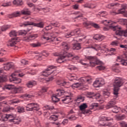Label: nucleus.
Masks as SVG:
<instances>
[{"label": "nucleus", "mask_w": 127, "mask_h": 127, "mask_svg": "<svg viewBox=\"0 0 127 127\" xmlns=\"http://www.w3.org/2000/svg\"><path fill=\"white\" fill-rule=\"evenodd\" d=\"M101 23L104 24L106 26H108L111 29H113L114 31H115L116 35H122V34H124L125 36L127 35V30L124 32L125 33L122 32V28L119 26H114V24L116 23L112 21L103 20L102 21Z\"/></svg>", "instance_id": "obj_1"}, {"label": "nucleus", "mask_w": 127, "mask_h": 127, "mask_svg": "<svg viewBox=\"0 0 127 127\" xmlns=\"http://www.w3.org/2000/svg\"><path fill=\"white\" fill-rule=\"evenodd\" d=\"M42 34L43 38L46 40H48L49 42L60 41V38H56V36L58 35V32H57L47 33L43 31Z\"/></svg>", "instance_id": "obj_2"}, {"label": "nucleus", "mask_w": 127, "mask_h": 127, "mask_svg": "<svg viewBox=\"0 0 127 127\" xmlns=\"http://www.w3.org/2000/svg\"><path fill=\"white\" fill-rule=\"evenodd\" d=\"M52 100L53 102H54L55 103H57V102L61 101L64 103V104H68V103L71 102V95H67L65 97H61L59 98L58 96L54 94L52 97Z\"/></svg>", "instance_id": "obj_3"}, {"label": "nucleus", "mask_w": 127, "mask_h": 127, "mask_svg": "<svg viewBox=\"0 0 127 127\" xmlns=\"http://www.w3.org/2000/svg\"><path fill=\"white\" fill-rule=\"evenodd\" d=\"M124 82H123V79L120 77H116L115 79L114 86V94L115 96H118V93L119 90H120V87L123 86Z\"/></svg>", "instance_id": "obj_4"}, {"label": "nucleus", "mask_w": 127, "mask_h": 127, "mask_svg": "<svg viewBox=\"0 0 127 127\" xmlns=\"http://www.w3.org/2000/svg\"><path fill=\"white\" fill-rule=\"evenodd\" d=\"M23 74H20L18 71H15L13 73H12L10 76L9 77V81L10 82H12L14 84H19L21 83V79L20 78H17L16 77L17 76H19L20 77H22L23 76Z\"/></svg>", "instance_id": "obj_5"}, {"label": "nucleus", "mask_w": 127, "mask_h": 127, "mask_svg": "<svg viewBox=\"0 0 127 127\" xmlns=\"http://www.w3.org/2000/svg\"><path fill=\"white\" fill-rule=\"evenodd\" d=\"M117 104V101L116 99H112L106 106V109H111L113 108L112 112L115 114H117L120 111H121V108L115 106V105Z\"/></svg>", "instance_id": "obj_6"}, {"label": "nucleus", "mask_w": 127, "mask_h": 127, "mask_svg": "<svg viewBox=\"0 0 127 127\" xmlns=\"http://www.w3.org/2000/svg\"><path fill=\"white\" fill-rule=\"evenodd\" d=\"M55 68H56V66L54 65H50L48 66V68L46 69L44 71H43L42 75L39 77V79H40L42 78V80H43L42 76L47 77L48 76H49V75H51V74L54 73V71H52V70H53V69H55Z\"/></svg>", "instance_id": "obj_7"}, {"label": "nucleus", "mask_w": 127, "mask_h": 127, "mask_svg": "<svg viewBox=\"0 0 127 127\" xmlns=\"http://www.w3.org/2000/svg\"><path fill=\"white\" fill-rule=\"evenodd\" d=\"M62 53L63 54L59 56L58 59L57 60L58 63H63L65 58H70V57L74 56L73 54L67 53L66 51L63 52Z\"/></svg>", "instance_id": "obj_8"}, {"label": "nucleus", "mask_w": 127, "mask_h": 127, "mask_svg": "<svg viewBox=\"0 0 127 127\" xmlns=\"http://www.w3.org/2000/svg\"><path fill=\"white\" fill-rule=\"evenodd\" d=\"M87 59L90 61V64L91 67H95L96 65H99L101 63V61L96 57L88 56Z\"/></svg>", "instance_id": "obj_9"}, {"label": "nucleus", "mask_w": 127, "mask_h": 127, "mask_svg": "<svg viewBox=\"0 0 127 127\" xmlns=\"http://www.w3.org/2000/svg\"><path fill=\"white\" fill-rule=\"evenodd\" d=\"M26 111H38L39 110V106L37 103H30L26 106Z\"/></svg>", "instance_id": "obj_10"}, {"label": "nucleus", "mask_w": 127, "mask_h": 127, "mask_svg": "<svg viewBox=\"0 0 127 127\" xmlns=\"http://www.w3.org/2000/svg\"><path fill=\"white\" fill-rule=\"evenodd\" d=\"M23 25L24 26H27V25H33L34 26H36V27H40V28H43V27H44V23L43 22L36 23L32 22L26 21L23 23Z\"/></svg>", "instance_id": "obj_11"}, {"label": "nucleus", "mask_w": 127, "mask_h": 127, "mask_svg": "<svg viewBox=\"0 0 127 127\" xmlns=\"http://www.w3.org/2000/svg\"><path fill=\"white\" fill-rule=\"evenodd\" d=\"M16 117V114H14L13 113L2 115V114L0 113V121H2L3 122H6L8 119H11V118H15Z\"/></svg>", "instance_id": "obj_12"}, {"label": "nucleus", "mask_w": 127, "mask_h": 127, "mask_svg": "<svg viewBox=\"0 0 127 127\" xmlns=\"http://www.w3.org/2000/svg\"><path fill=\"white\" fill-rule=\"evenodd\" d=\"M87 108H88V106H87V104L86 103H83L79 106L80 111H82V114L84 115H90L92 113V111L90 110H85Z\"/></svg>", "instance_id": "obj_13"}, {"label": "nucleus", "mask_w": 127, "mask_h": 127, "mask_svg": "<svg viewBox=\"0 0 127 127\" xmlns=\"http://www.w3.org/2000/svg\"><path fill=\"white\" fill-rule=\"evenodd\" d=\"M74 35H78V36H81V35H82L81 31L79 29H76L74 31H72L70 32L67 33L65 34V37L66 38H69V37H71V36H73Z\"/></svg>", "instance_id": "obj_14"}, {"label": "nucleus", "mask_w": 127, "mask_h": 127, "mask_svg": "<svg viewBox=\"0 0 127 127\" xmlns=\"http://www.w3.org/2000/svg\"><path fill=\"white\" fill-rule=\"evenodd\" d=\"M105 84V81L103 78H98L94 81L93 86L95 88H99Z\"/></svg>", "instance_id": "obj_15"}, {"label": "nucleus", "mask_w": 127, "mask_h": 127, "mask_svg": "<svg viewBox=\"0 0 127 127\" xmlns=\"http://www.w3.org/2000/svg\"><path fill=\"white\" fill-rule=\"evenodd\" d=\"M14 118H16V116L15 117H12L10 119H8L7 120H8L10 123H13L15 125H18L21 122L20 119H14Z\"/></svg>", "instance_id": "obj_16"}, {"label": "nucleus", "mask_w": 127, "mask_h": 127, "mask_svg": "<svg viewBox=\"0 0 127 127\" xmlns=\"http://www.w3.org/2000/svg\"><path fill=\"white\" fill-rule=\"evenodd\" d=\"M14 64L12 63H8L4 66V70L8 71L11 68H13Z\"/></svg>", "instance_id": "obj_17"}, {"label": "nucleus", "mask_w": 127, "mask_h": 127, "mask_svg": "<svg viewBox=\"0 0 127 127\" xmlns=\"http://www.w3.org/2000/svg\"><path fill=\"white\" fill-rule=\"evenodd\" d=\"M18 42V40L16 38H12L11 40L8 42V46H14L16 43Z\"/></svg>", "instance_id": "obj_18"}, {"label": "nucleus", "mask_w": 127, "mask_h": 127, "mask_svg": "<svg viewBox=\"0 0 127 127\" xmlns=\"http://www.w3.org/2000/svg\"><path fill=\"white\" fill-rule=\"evenodd\" d=\"M88 48H92V49L98 51L99 50H100L101 46L99 45H97L96 44H92L90 46H89Z\"/></svg>", "instance_id": "obj_19"}, {"label": "nucleus", "mask_w": 127, "mask_h": 127, "mask_svg": "<svg viewBox=\"0 0 127 127\" xmlns=\"http://www.w3.org/2000/svg\"><path fill=\"white\" fill-rule=\"evenodd\" d=\"M122 8L119 10L118 13H123L125 16V13H126V12H127V11L125 10V9H127V4H123L122 5Z\"/></svg>", "instance_id": "obj_20"}, {"label": "nucleus", "mask_w": 127, "mask_h": 127, "mask_svg": "<svg viewBox=\"0 0 127 127\" xmlns=\"http://www.w3.org/2000/svg\"><path fill=\"white\" fill-rule=\"evenodd\" d=\"M87 95H88L87 97L88 98H93V97H94L96 99H99L101 97V95H100V94L96 95L95 93L91 92H87Z\"/></svg>", "instance_id": "obj_21"}, {"label": "nucleus", "mask_w": 127, "mask_h": 127, "mask_svg": "<svg viewBox=\"0 0 127 127\" xmlns=\"http://www.w3.org/2000/svg\"><path fill=\"white\" fill-rule=\"evenodd\" d=\"M37 84L36 81L34 80H31L28 82V83L26 84V86L28 87V88H32V87H34V86H35V85Z\"/></svg>", "instance_id": "obj_22"}, {"label": "nucleus", "mask_w": 127, "mask_h": 127, "mask_svg": "<svg viewBox=\"0 0 127 127\" xmlns=\"http://www.w3.org/2000/svg\"><path fill=\"white\" fill-rule=\"evenodd\" d=\"M117 61L118 62H121L122 65H123L124 66H126V65H127V60H124L122 59V58H121L120 57H118Z\"/></svg>", "instance_id": "obj_23"}, {"label": "nucleus", "mask_w": 127, "mask_h": 127, "mask_svg": "<svg viewBox=\"0 0 127 127\" xmlns=\"http://www.w3.org/2000/svg\"><path fill=\"white\" fill-rule=\"evenodd\" d=\"M93 38L95 40H98V41H102V40L104 39V36L102 35L96 34L93 37Z\"/></svg>", "instance_id": "obj_24"}, {"label": "nucleus", "mask_w": 127, "mask_h": 127, "mask_svg": "<svg viewBox=\"0 0 127 127\" xmlns=\"http://www.w3.org/2000/svg\"><path fill=\"white\" fill-rule=\"evenodd\" d=\"M59 118V116L53 115H51L49 117V121H51L53 122H56V121H58Z\"/></svg>", "instance_id": "obj_25"}, {"label": "nucleus", "mask_w": 127, "mask_h": 127, "mask_svg": "<svg viewBox=\"0 0 127 127\" xmlns=\"http://www.w3.org/2000/svg\"><path fill=\"white\" fill-rule=\"evenodd\" d=\"M38 35L37 34H33L30 35L29 37H26L25 40L26 41H29L31 39H35L37 37H38Z\"/></svg>", "instance_id": "obj_26"}, {"label": "nucleus", "mask_w": 127, "mask_h": 127, "mask_svg": "<svg viewBox=\"0 0 127 127\" xmlns=\"http://www.w3.org/2000/svg\"><path fill=\"white\" fill-rule=\"evenodd\" d=\"M22 90L23 88L21 87H14L13 89V93L14 94H17V93H21L22 92Z\"/></svg>", "instance_id": "obj_27"}, {"label": "nucleus", "mask_w": 127, "mask_h": 127, "mask_svg": "<svg viewBox=\"0 0 127 127\" xmlns=\"http://www.w3.org/2000/svg\"><path fill=\"white\" fill-rule=\"evenodd\" d=\"M46 91H47V88L46 87H43L42 88V90L40 92H39L38 94V95L37 96V97H40V98H42L43 96V93H45Z\"/></svg>", "instance_id": "obj_28"}, {"label": "nucleus", "mask_w": 127, "mask_h": 127, "mask_svg": "<svg viewBox=\"0 0 127 127\" xmlns=\"http://www.w3.org/2000/svg\"><path fill=\"white\" fill-rule=\"evenodd\" d=\"M84 100L85 99L84 98V97L82 96H78L75 100V102H76L77 104H80V103L84 102Z\"/></svg>", "instance_id": "obj_29"}, {"label": "nucleus", "mask_w": 127, "mask_h": 127, "mask_svg": "<svg viewBox=\"0 0 127 127\" xmlns=\"http://www.w3.org/2000/svg\"><path fill=\"white\" fill-rule=\"evenodd\" d=\"M62 47L65 51L69 50V48H70L69 45L66 42H64L62 44Z\"/></svg>", "instance_id": "obj_30"}, {"label": "nucleus", "mask_w": 127, "mask_h": 127, "mask_svg": "<svg viewBox=\"0 0 127 127\" xmlns=\"http://www.w3.org/2000/svg\"><path fill=\"white\" fill-rule=\"evenodd\" d=\"M13 3L15 5H22L23 4V2H22V0H14Z\"/></svg>", "instance_id": "obj_31"}, {"label": "nucleus", "mask_w": 127, "mask_h": 127, "mask_svg": "<svg viewBox=\"0 0 127 127\" xmlns=\"http://www.w3.org/2000/svg\"><path fill=\"white\" fill-rule=\"evenodd\" d=\"M119 4L118 3H112L108 5L107 7L108 8H115V7L119 6Z\"/></svg>", "instance_id": "obj_32"}, {"label": "nucleus", "mask_w": 127, "mask_h": 127, "mask_svg": "<svg viewBox=\"0 0 127 127\" xmlns=\"http://www.w3.org/2000/svg\"><path fill=\"white\" fill-rule=\"evenodd\" d=\"M21 14L29 15L31 13L30 11L28 9H24L21 11Z\"/></svg>", "instance_id": "obj_33"}, {"label": "nucleus", "mask_w": 127, "mask_h": 127, "mask_svg": "<svg viewBox=\"0 0 127 127\" xmlns=\"http://www.w3.org/2000/svg\"><path fill=\"white\" fill-rule=\"evenodd\" d=\"M82 80L84 81V82H87L89 84L92 83V77L90 76H87L86 77H83Z\"/></svg>", "instance_id": "obj_34"}, {"label": "nucleus", "mask_w": 127, "mask_h": 127, "mask_svg": "<svg viewBox=\"0 0 127 127\" xmlns=\"http://www.w3.org/2000/svg\"><path fill=\"white\" fill-rule=\"evenodd\" d=\"M72 48L74 50H79V49H81V45L79 43L74 44Z\"/></svg>", "instance_id": "obj_35"}, {"label": "nucleus", "mask_w": 127, "mask_h": 127, "mask_svg": "<svg viewBox=\"0 0 127 127\" xmlns=\"http://www.w3.org/2000/svg\"><path fill=\"white\" fill-rule=\"evenodd\" d=\"M57 96L58 97H60L61 96H63L64 95V90H61V89H58L57 90Z\"/></svg>", "instance_id": "obj_36"}, {"label": "nucleus", "mask_w": 127, "mask_h": 127, "mask_svg": "<svg viewBox=\"0 0 127 127\" xmlns=\"http://www.w3.org/2000/svg\"><path fill=\"white\" fill-rule=\"evenodd\" d=\"M5 89L7 90H12L13 91V89H14V86L11 84H8L4 86Z\"/></svg>", "instance_id": "obj_37"}, {"label": "nucleus", "mask_w": 127, "mask_h": 127, "mask_svg": "<svg viewBox=\"0 0 127 127\" xmlns=\"http://www.w3.org/2000/svg\"><path fill=\"white\" fill-rule=\"evenodd\" d=\"M6 76H0V88L1 87V84L0 83H2L3 82H6Z\"/></svg>", "instance_id": "obj_38"}, {"label": "nucleus", "mask_w": 127, "mask_h": 127, "mask_svg": "<svg viewBox=\"0 0 127 127\" xmlns=\"http://www.w3.org/2000/svg\"><path fill=\"white\" fill-rule=\"evenodd\" d=\"M81 86H83V83H81V82H78L72 84V87L74 89V88H78L79 87H81Z\"/></svg>", "instance_id": "obj_39"}, {"label": "nucleus", "mask_w": 127, "mask_h": 127, "mask_svg": "<svg viewBox=\"0 0 127 127\" xmlns=\"http://www.w3.org/2000/svg\"><path fill=\"white\" fill-rule=\"evenodd\" d=\"M84 7H87L88 8H95L96 5L94 4H85Z\"/></svg>", "instance_id": "obj_40"}, {"label": "nucleus", "mask_w": 127, "mask_h": 127, "mask_svg": "<svg viewBox=\"0 0 127 127\" xmlns=\"http://www.w3.org/2000/svg\"><path fill=\"white\" fill-rule=\"evenodd\" d=\"M43 109L44 110H49V111H52V110L54 109V107H53V106H49L48 105H46V106H45L43 108Z\"/></svg>", "instance_id": "obj_41"}, {"label": "nucleus", "mask_w": 127, "mask_h": 127, "mask_svg": "<svg viewBox=\"0 0 127 127\" xmlns=\"http://www.w3.org/2000/svg\"><path fill=\"white\" fill-rule=\"evenodd\" d=\"M57 83L58 85H59L60 86H65L66 84H67V82H66L65 81L59 80L57 82Z\"/></svg>", "instance_id": "obj_42"}, {"label": "nucleus", "mask_w": 127, "mask_h": 127, "mask_svg": "<svg viewBox=\"0 0 127 127\" xmlns=\"http://www.w3.org/2000/svg\"><path fill=\"white\" fill-rule=\"evenodd\" d=\"M13 16H14L15 17H17V16H20V15H21V11H16L14 12L13 14H12Z\"/></svg>", "instance_id": "obj_43"}, {"label": "nucleus", "mask_w": 127, "mask_h": 127, "mask_svg": "<svg viewBox=\"0 0 127 127\" xmlns=\"http://www.w3.org/2000/svg\"><path fill=\"white\" fill-rule=\"evenodd\" d=\"M9 28H10V25L3 26L1 28V30L2 31H5V30H7Z\"/></svg>", "instance_id": "obj_44"}, {"label": "nucleus", "mask_w": 127, "mask_h": 127, "mask_svg": "<svg viewBox=\"0 0 127 127\" xmlns=\"http://www.w3.org/2000/svg\"><path fill=\"white\" fill-rule=\"evenodd\" d=\"M18 113H24V107L19 106L17 108Z\"/></svg>", "instance_id": "obj_45"}, {"label": "nucleus", "mask_w": 127, "mask_h": 127, "mask_svg": "<svg viewBox=\"0 0 127 127\" xmlns=\"http://www.w3.org/2000/svg\"><path fill=\"white\" fill-rule=\"evenodd\" d=\"M43 56H46V57H47V56H48V54L43 53V56H36V59H38L39 60H41V58H42Z\"/></svg>", "instance_id": "obj_46"}, {"label": "nucleus", "mask_w": 127, "mask_h": 127, "mask_svg": "<svg viewBox=\"0 0 127 127\" xmlns=\"http://www.w3.org/2000/svg\"><path fill=\"white\" fill-rule=\"evenodd\" d=\"M103 94L105 98H108L109 96L110 95V92L108 91H103Z\"/></svg>", "instance_id": "obj_47"}, {"label": "nucleus", "mask_w": 127, "mask_h": 127, "mask_svg": "<svg viewBox=\"0 0 127 127\" xmlns=\"http://www.w3.org/2000/svg\"><path fill=\"white\" fill-rule=\"evenodd\" d=\"M109 52L111 53V55H114L116 54V49L112 48L109 50Z\"/></svg>", "instance_id": "obj_48"}, {"label": "nucleus", "mask_w": 127, "mask_h": 127, "mask_svg": "<svg viewBox=\"0 0 127 127\" xmlns=\"http://www.w3.org/2000/svg\"><path fill=\"white\" fill-rule=\"evenodd\" d=\"M27 33V31L25 30H21L19 32V35H26Z\"/></svg>", "instance_id": "obj_49"}, {"label": "nucleus", "mask_w": 127, "mask_h": 127, "mask_svg": "<svg viewBox=\"0 0 127 127\" xmlns=\"http://www.w3.org/2000/svg\"><path fill=\"white\" fill-rule=\"evenodd\" d=\"M98 107H99V105L97 103H92L90 106V109H93L94 108H98Z\"/></svg>", "instance_id": "obj_50"}, {"label": "nucleus", "mask_w": 127, "mask_h": 127, "mask_svg": "<svg viewBox=\"0 0 127 127\" xmlns=\"http://www.w3.org/2000/svg\"><path fill=\"white\" fill-rule=\"evenodd\" d=\"M17 33L15 31H12L10 32V36H16Z\"/></svg>", "instance_id": "obj_51"}, {"label": "nucleus", "mask_w": 127, "mask_h": 127, "mask_svg": "<svg viewBox=\"0 0 127 127\" xmlns=\"http://www.w3.org/2000/svg\"><path fill=\"white\" fill-rule=\"evenodd\" d=\"M18 103H19V101L14 99L10 101V102L9 103V104H18Z\"/></svg>", "instance_id": "obj_52"}, {"label": "nucleus", "mask_w": 127, "mask_h": 127, "mask_svg": "<svg viewBox=\"0 0 127 127\" xmlns=\"http://www.w3.org/2000/svg\"><path fill=\"white\" fill-rule=\"evenodd\" d=\"M21 64L22 65H27V64H28V61L25 60H22L21 61Z\"/></svg>", "instance_id": "obj_53"}, {"label": "nucleus", "mask_w": 127, "mask_h": 127, "mask_svg": "<svg viewBox=\"0 0 127 127\" xmlns=\"http://www.w3.org/2000/svg\"><path fill=\"white\" fill-rule=\"evenodd\" d=\"M90 25L92 26H93V27H95V28H99V25L93 23V22H90Z\"/></svg>", "instance_id": "obj_54"}, {"label": "nucleus", "mask_w": 127, "mask_h": 127, "mask_svg": "<svg viewBox=\"0 0 127 127\" xmlns=\"http://www.w3.org/2000/svg\"><path fill=\"white\" fill-rule=\"evenodd\" d=\"M105 66H104L102 65L97 66V69H98V70H100V71H101L102 70H105Z\"/></svg>", "instance_id": "obj_55"}, {"label": "nucleus", "mask_w": 127, "mask_h": 127, "mask_svg": "<svg viewBox=\"0 0 127 127\" xmlns=\"http://www.w3.org/2000/svg\"><path fill=\"white\" fill-rule=\"evenodd\" d=\"M99 14L100 16H105V15H107L108 13L106 12V11H101L99 13Z\"/></svg>", "instance_id": "obj_56"}, {"label": "nucleus", "mask_w": 127, "mask_h": 127, "mask_svg": "<svg viewBox=\"0 0 127 127\" xmlns=\"http://www.w3.org/2000/svg\"><path fill=\"white\" fill-rule=\"evenodd\" d=\"M91 22H85L83 23V25L85 27H87V26H90V25H91Z\"/></svg>", "instance_id": "obj_57"}, {"label": "nucleus", "mask_w": 127, "mask_h": 127, "mask_svg": "<svg viewBox=\"0 0 127 127\" xmlns=\"http://www.w3.org/2000/svg\"><path fill=\"white\" fill-rule=\"evenodd\" d=\"M9 5H11V3L10 2H6V3H4L2 4V6H9Z\"/></svg>", "instance_id": "obj_58"}, {"label": "nucleus", "mask_w": 127, "mask_h": 127, "mask_svg": "<svg viewBox=\"0 0 127 127\" xmlns=\"http://www.w3.org/2000/svg\"><path fill=\"white\" fill-rule=\"evenodd\" d=\"M31 46L32 47H39V46H40V44L39 43L37 44H31Z\"/></svg>", "instance_id": "obj_59"}, {"label": "nucleus", "mask_w": 127, "mask_h": 127, "mask_svg": "<svg viewBox=\"0 0 127 127\" xmlns=\"http://www.w3.org/2000/svg\"><path fill=\"white\" fill-rule=\"evenodd\" d=\"M23 97H24L25 98H28L29 99H30V98H32V97H33V95L31 94H26L23 95Z\"/></svg>", "instance_id": "obj_60"}, {"label": "nucleus", "mask_w": 127, "mask_h": 127, "mask_svg": "<svg viewBox=\"0 0 127 127\" xmlns=\"http://www.w3.org/2000/svg\"><path fill=\"white\" fill-rule=\"evenodd\" d=\"M67 69H69V70H70V71H72V70H75V67H74L73 65H69L67 67Z\"/></svg>", "instance_id": "obj_61"}, {"label": "nucleus", "mask_w": 127, "mask_h": 127, "mask_svg": "<svg viewBox=\"0 0 127 127\" xmlns=\"http://www.w3.org/2000/svg\"><path fill=\"white\" fill-rule=\"evenodd\" d=\"M119 45V42L115 41H113L111 43V45H113L114 46H118Z\"/></svg>", "instance_id": "obj_62"}, {"label": "nucleus", "mask_w": 127, "mask_h": 127, "mask_svg": "<svg viewBox=\"0 0 127 127\" xmlns=\"http://www.w3.org/2000/svg\"><path fill=\"white\" fill-rule=\"evenodd\" d=\"M9 111H10V108L9 107H6L4 108L3 110V112L4 113H6L7 112H9Z\"/></svg>", "instance_id": "obj_63"}, {"label": "nucleus", "mask_w": 127, "mask_h": 127, "mask_svg": "<svg viewBox=\"0 0 127 127\" xmlns=\"http://www.w3.org/2000/svg\"><path fill=\"white\" fill-rule=\"evenodd\" d=\"M120 47H121V48H123L124 49H125V50H127V45H121Z\"/></svg>", "instance_id": "obj_64"}]
</instances>
